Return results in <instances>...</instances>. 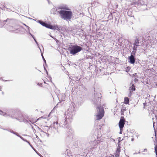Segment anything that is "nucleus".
I'll return each mask as SVG.
<instances>
[{
    "label": "nucleus",
    "mask_w": 157,
    "mask_h": 157,
    "mask_svg": "<svg viewBox=\"0 0 157 157\" xmlns=\"http://www.w3.org/2000/svg\"><path fill=\"white\" fill-rule=\"evenodd\" d=\"M35 136H36V138H37V139H38V138L39 139L38 137V136L37 135H35Z\"/></svg>",
    "instance_id": "nucleus-63"
},
{
    "label": "nucleus",
    "mask_w": 157,
    "mask_h": 157,
    "mask_svg": "<svg viewBox=\"0 0 157 157\" xmlns=\"http://www.w3.org/2000/svg\"><path fill=\"white\" fill-rule=\"evenodd\" d=\"M129 102V99L128 97H125L124 98V103L125 104H128Z\"/></svg>",
    "instance_id": "nucleus-20"
},
{
    "label": "nucleus",
    "mask_w": 157,
    "mask_h": 157,
    "mask_svg": "<svg viewBox=\"0 0 157 157\" xmlns=\"http://www.w3.org/2000/svg\"><path fill=\"white\" fill-rule=\"evenodd\" d=\"M80 47H82L83 48V49H84V50H86L88 47L86 45V44H80Z\"/></svg>",
    "instance_id": "nucleus-21"
},
{
    "label": "nucleus",
    "mask_w": 157,
    "mask_h": 157,
    "mask_svg": "<svg viewBox=\"0 0 157 157\" xmlns=\"http://www.w3.org/2000/svg\"><path fill=\"white\" fill-rule=\"evenodd\" d=\"M143 104L144 105V108H145V106L146 105V102L144 103H143Z\"/></svg>",
    "instance_id": "nucleus-54"
},
{
    "label": "nucleus",
    "mask_w": 157,
    "mask_h": 157,
    "mask_svg": "<svg viewBox=\"0 0 157 157\" xmlns=\"http://www.w3.org/2000/svg\"><path fill=\"white\" fill-rule=\"evenodd\" d=\"M23 140L24 141H25V142H27V143H28V144H29L30 143V142L29 141L27 140L26 139H25L24 138L23 139Z\"/></svg>",
    "instance_id": "nucleus-35"
},
{
    "label": "nucleus",
    "mask_w": 157,
    "mask_h": 157,
    "mask_svg": "<svg viewBox=\"0 0 157 157\" xmlns=\"http://www.w3.org/2000/svg\"><path fill=\"white\" fill-rule=\"evenodd\" d=\"M35 151H34L36 152V153H37V154L38 155H40V153H38V152H37V151L36 150V149H35Z\"/></svg>",
    "instance_id": "nucleus-48"
},
{
    "label": "nucleus",
    "mask_w": 157,
    "mask_h": 157,
    "mask_svg": "<svg viewBox=\"0 0 157 157\" xmlns=\"http://www.w3.org/2000/svg\"><path fill=\"white\" fill-rule=\"evenodd\" d=\"M119 155H120V154L115 153V156L116 157H119Z\"/></svg>",
    "instance_id": "nucleus-44"
},
{
    "label": "nucleus",
    "mask_w": 157,
    "mask_h": 157,
    "mask_svg": "<svg viewBox=\"0 0 157 157\" xmlns=\"http://www.w3.org/2000/svg\"><path fill=\"white\" fill-rule=\"evenodd\" d=\"M133 45L134 46L136 47L137 48L138 47V46H139V44H136L135 43H133Z\"/></svg>",
    "instance_id": "nucleus-33"
},
{
    "label": "nucleus",
    "mask_w": 157,
    "mask_h": 157,
    "mask_svg": "<svg viewBox=\"0 0 157 157\" xmlns=\"http://www.w3.org/2000/svg\"><path fill=\"white\" fill-rule=\"evenodd\" d=\"M117 145L118 146L117 147V148L121 149V144L120 143H118Z\"/></svg>",
    "instance_id": "nucleus-29"
},
{
    "label": "nucleus",
    "mask_w": 157,
    "mask_h": 157,
    "mask_svg": "<svg viewBox=\"0 0 157 157\" xmlns=\"http://www.w3.org/2000/svg\"><path fill=\"white\" fill-rule=\"evenodd\" d=\"M43 66H44V70H45V71H46V70H47L46 69V68H45V66H44V65H43Z\"/></svg>",
    "instance_id": "nucleus-59"
},
{
    "label": "nucleus",
    "mask_w": 157,
    "mask_h": 157,
    "mask_svg": "<svg viewBox=\"0 0 157 157\" xmlns=\"http://www.w3.org/2000/svg\"><path fill=\"white\" fill-rule=\"evenodd\" d=\"M122 109L121 110V111L122 112H124V111H126V109H123V108H122Z\"/></svg>",
    "instance_id": "nucleus-46"
},
{
    "label": "nucleus",
    "mask_w": 157,
    "mask_h": 157,
    "mask_svg": "<svg viewBox=\"0 0 157 157\" xmlns=\"http://www.w3.org/2000/svg\"><path fill=\"white\" fill-rule=\"evenodd\" d=\"M110 157H114V155H111V156Z\"/></svg>",
    "instance_id": "nucleus-64"
},
{
    "label": "nucleus",
    "mask_w": 157,
    "mask_h": 157,
    "mask_svg": "<svg viewBox=\"0 0 157 157\" xmlns=\"http://www.w3.org/2000/svg\"><path fill=\"white\" fill-rule=\"evenodd\" d=\"M16 111L14 110H11L10 112L5 113L0 110V114L6 117H9L12 119H15Z\"/></svg>",
    "instance_id": "nucleus-9"
},
{
    "label": "nucleus",
    "mask_w": 157,
    "mask_h": 157,
    "mask_svg": "<svg viewBox=\"0 0 157 157\" xmlns=\"http://www.w3.org/2000/svg\"><path fill=\"white\" fill-rule=\"evenodd\" d=\"M147 0H139L138 3L141 5H147Z\"/></svg>",
    "instance_id": "nucleus-15"
},
{
    "label": "nucleus",
    "mask_w": 157,
    "mask_h": 157,
    "mask_svg": "<svg viewBox=\"0 0 157 157\" xmlns=\"http://www.w3.org/2000/svg\"><path fill=\"white\" fill-rule=\"evenodd\" d=\"M15 25V21L13 19L7 18L2 21H0V27L4 26L5 28L10 31L14 30L13 27Z\"/></svg>",
    "instance_id": "nucleus-3"
},
{
    "label": "nucleus",
    "mask_w": 157,
    "mask_h": 157,
    "mask_svg": "<svg viewBox=\"0 0 157 157\" xmlns=\"http://www.w3.org/2000/svg\"><path fill=\"white\" fill-rule=\"evenodd\" d=\"M98 114L96 115L97 120H100L104 116V110L103 106H97L96 107Z\"/></svg>",
    "instance_id": "nucleus-7"
},
{
    "label": "nucleus",
    "mask_w": 157,
    "mask_h": 157,
    "mask_svg": "<svg viewBox=\"0 0 157 157\" xmlns=\"http://www.w3.org/2000/svg\"><path fill=\"white\" fill-rule=\"evenodd\" d=\"M94 97L93 98L92 101L93 102L94 104L97 105L100 104L101 99L102 96L100 93H97L96 92L94 88Z\"/></svg>",
    "instance_id": "nucleus-6"
},
{
    "label": "nucleus",
    "mask_w": 157,
    "mask_h": 157,
    "mask_svg": "<svg viewBox=\"0 0 157 157\" xmlns=\"http://www.w3.org/2000/svg\"><path fill=\"white\" fill-rule=\"evenodd\" d=\"M140 60L139 59H137L135 61V63L134 64H135L136 67H140L141 66V64L140 62Z\"/></svg>",
    "instance_id": "nucleus-17"
},
{
    "label": "nucleus",
    "mask_w": 157,
    "mask_h": 157,
    "mask_svg": "<svg viewBox=\"0 0 157 157\" xmlns=\"http://www.w3.org/2000/svg\"><path fill=\"white\" fill-rule=\"evenodd\" d=\"M125 122H128L125 121L124 117L123 116L121 117L118 123L119 128H123Z\"/></svg>",
    "instance_id": "nucleus-11"
},
{
    "label": "nucleus",
    "mask_w": 157,
    "mask_h": 157,
    "mask_svg": "<svg viewBox=\"0 0 157 157\" xmlns=\"http://www.w3.org/2000/svg\"><path fill=\"white\" fill-rule=\"evenodd\" d=\"M29 144L30 146L32 147V148L35 151V149L33 147L32 145L29 143Z\"/></svg>",
    "instance_id": "nucleus-31"
},
{
    "label": "nucleus",
    "mask_w": 157,
    "mask_h": 157,
    "mask_svg": "<svg viewBox=\"0 0 157 157\" xmlns=\"http://www.w3.org/2000/svg\"><path fill=\"white\" fill-rule=\"evenodd\" d=\"M50 36L53 38L56 41L57 43H58L59 42V40H57L56 38L52 36Z\"/></svg>",
    "instance_id": "nucleus-26"
},
{
    "label": "nucleus",
    "mask_w": 157,
    "mask_h": 157,
    "mask_svg": "<svg viewBox=\"0 0 157 157\" xmlns=\"http://www.w3.org/2000/svg\"><path fill=\"white\" fill-rule=\"evenodd\" d=\"M30 36L33 37V39H35V37L32 34Z\"/></svg>",
    "instance_id": "nucleus-52"
},
{
    "label": "nucleus",
    "mask_w": 157,
    "mask_h": 157,
    "mask_svg": "<svg viewBox=\"0 0 157 157\" xmlns=\"http://www.w3.org/2000/svg\"><path fill=\"white\" fill-rule=\"evenodd\" d=\"M136 52V51H133L131 52V54H130V56H133L135 57Z\"/></svg>",
    "instance_id": "nucleus-25"
},
{
    "label": "nucleus",
    "mask_w": 157,
    "mask_h": 157,
    "mask_svg": "<svg viewBox=\"0 0 157 157\" xmlns=\"http://www.w3.org/2000/svg\"><path fill=\"white\" fill-rule=\"evenodd\" d=\"M28 32V33H29V34L30 35H31L32 34L30 33V32Z\"/></svg>",
    "instance_id": "nucleus-62"
},
{
    "label": "nucleus",
    "mask_w": 157,
    "mask_h": 157,
    "mask_svg": "<svg viewBox=\"0 0 157 157\" xmlns=\"http://www.w3.org/2000/svg\"><path fill=\"white\" fill-rule=\"evenodd\" d=\"M15 119L20 122H24L26 124H34L36 121L35 120L28 116L22 114L19 112H16Z\"/></svg>",
    "instance_id": "nucleus-2"
},
{
    "label": "nucleus",
    "mask_w": 157,
    "mask_h": 157,
    "mask_svg": "<svg viewBox=\"0 0 157 157\" xmlns=\"http://www.w3.org/2000/svg\"><path fill=\"white\" fill-rule=\"evenodd\" d=\"M30 36L33 37V39H35V37L32 34Z\"/></svg>",
    "instance_id": "nucleus-51"
},
{
    "label": "nucleus",
    "mask_w": 157,
    "mask_h": 157,
    "mask_svg": "<svg viewBox=\"0 0 157 157\" xmlns=\"http://www.w3.org/2000/svg\"><path fill=\"white\" fill-rule=\"evenodd\" d=\"M53 127L55 129H57L58 128V125L60 127H62L63 128V127L62 126L63 125V124H64V122L63 123H61V125L60 124H59L58 123V122L57 121H56V122H54L53 123Z\"/></svg>",
    "instance_id": "nucleus-14"
},
{
    "label": "nucleus",
    "mask_w": 157,
    "mask_h": 157,
    "mask_svg": "<svg viewBox=\"0 0 157 157\" xmlns=\"http://www.w3.org/2000/svg\"><path fill=\"white\" fill-rule=\"evenodd\" d=\"M140 43V38L139 37L136 36V39L134 40V43L136 44H139Z\"/></svg>",
    "instance_id": "nucleus-19"
},
{
    "label": "nucleus",
    "mask_w": 157,
    "mask_h": 157,
    "mask_svg": "<svg viewBox=\"0 0 157 157\" xmlns=\"http://www.w3.org/2000/svg\"><path fill=\"white\" fill-rule=\"evenodd\" d=\"M34 41H35V43H36V44L38 46L39 44H38V43L36 40V38L34 39Z\"/></svg>",
    "instance_id": "nucleus-38"
},
{
    "label": "nucleus",
    "mask_w": 157,
    "mask_h": 157,
    "mask_svg": "<svg viewBox=\"0 0 157 157\" xmlns=\"http://www.w3.org/2000/svg\"><path fill=\"white\" fill-rule=\"evenodd\" d=\"M155 138H156V137H155ZM155 140H154V142L155 143V154L156 155V156L157 157V142L156 141V139L155 138Z\"/></svg>",
    "instance_id": "nucleus-16"
},
{
    "label": "nucleus",
    "mask_w": 157,
    "mask_h": 157,
    "mask_svg": "<svg viewBox=\"0 0 157 157\" xmlns=\"http://www.w3.org/2000/svg\"><path fill=\"white\" fill-rule=\"evenodd\" d=\"M129 90L132 91H135L136 90L135 86L134 84H132L131 86L130 87Z\"/></svg>",
    "instance_id": "nucleus-18"
},
{
    "label": "nucleus",
    "mask_w": 157,
    "mask_h": 157,
    "mask_svg": "<svg viewBox=\"0 0 157 157\" xmlns=\"http://www.w3.org/2000/svg\"><path fill=\"white\" fill-rule=\"evenodd\" d=\"M120 152H119V151H116V154H120Z\"/></svg>",
    "instance_id": "nucleus-55"
},
{
    "label": "nucleus",
    "mask_w": 157,
    "mask_h": 157,
    "mask_svg": "<svg viewBox=\"0 0 157 157\" xmlns=\"http://www.w3.org/2000/svg\"><path fill=\"white\" fill-rule=\"evenodd\" d=\"M133 76L134 77H137L136 76L137 74L136 73H135L133 75Z\"/></svg>",
    "instance_id": "nucleus-43"
},
{
    "label": "nucleus",
    "mask_w": 157,
    "mask_h": 157,
    "mask_svg": "<svg viewBox=\"0 0 157 157\" xmlns=\"http://www.w3.org/2000/svg\"><path fill=\"white\" fill-rule=\"evenodd\" d=\"M121 137H119L118 138V143H120V142L123 140V139L121 140Z\"/></svg>",
    "instance_id": "nucleus-32"
},
{
    "label": "nucleus",
    "mask_w": 157,
    "mask_h": 157,
    "mask_svg": "<svg viewBox=\"0 0 157 157\" xmlns=\"http://www.w3.org/2000/svg\"><path fill=\"white\" fill-rule=\"evenodd\" d=\"M23 24L25 26L28 28V29H30V27H29L27 25L25 24L24 23Z\"/></svg>",
    "instance_id": "nucleus-40"
},
{
    "label": "nucleus",
    "mask_w": 157,
    "mask_h": 157,
    "mask_svg": "<svg viewBox=\"0 0 157 157\" xmlns=\"http://www.w3.org/2000/svg\"><path fill=\"white\" fill-rule=\"evenodd\" d=\"M70 54L75 56L77 53L83 50V48L77 44L72 45L69 46L68 48Z\"/></svg>",
    "instance_id": "nucleus-5"
},
{
    "label": "nucleus",
    "mask_w": 157,
    "mask_h": 157,
    "mask_svg": "<svg viewBox=\"0 0 157 157\" xmlns=\"http://www.w3.org/2000/svg\"><path fill=\"white\" fill-rule=\"evenodd\" d=\"M43 66H44V70H45V71H46V70H47L46 69V68H45V66H44V65H43Z\"/></svg>",
    "instance_id": "nucleus-60"
},
{
    "label": "nucleus",
    "mask_w": 157,
    "mask_h": 157,
    "mask_svg": "<svg viewBox=\"0 0 157 157\" xmlns=\"http://www.w3.org/2000/svg\"><path fill=\"white\" fill-rule=\"evenodd\" d=\"M16 111L14 110H11L10 112L5 113L0 110V114L6 117H9L12 119H15Z\"/></svg>",
    "instance_id": "nucleus-8"
},
{
    "label": "nucleus",
    "mask_w": 157,
    "mask_h": 157,
    "mask_svg": "<svg viewBox=\"0 0 157 157\" xmlns=\"http://www.w3.org/2000/svg\"><path fill=\"white\" fill-rule=\"evenodd\" d=\"M130 70V67H127L126 71L128 72Z\"/></svg>",
    "instance_id": "nucleus-39"
},
{
    "label": "nucleus",
    "mask_w": 157,
    "mask_h": 157,
    "mask_svg": "<svg viewBox=\"0 0 157 157\" xmlns=\"http://www.w3.org/2000/svg\"><path fill=\"white\" fill-rule=\"evenodd\" d=\"M44 64L45 65H46V66H47V63H46V61L45 62H44Z\"/></svg>",
    "instance_id": "nucleus-61"
},
{
    "label": "nucleus",
    "mask_w": 157,
    "mask_h": 157,
    "mask_svg": "<svg viewBox=\"0 0 157 157\" xmlns=\"http://www.w3.org/2000/svg\"><path fill=\"white\" fill-rule=\"evenodd\" d=\"M17 136L19 137L21 140H23L24 138H23L22 136L20 135L18 133H17V135H16Z\"/></svg>",
    "instance_id": "nucleus-28"
},
{
    "label": "nucleus",
    "mask_w": 157,
    "mask_h": 157,
    "mask_svg": "<svg viewBox=\"0 0 157 157\" xmlns=\"http://www.w3.org/2000/svg\"><path fill=\"white\" fill-rule=\"evenodd\" d=\"M147 151V149H146V148H145V149H144L143 151H144H144Z\"/></svg>",
    "instance_id": "nucleus-56"
},
{
    "label": "nucleus",
    "mask_w": 157,
    "mask_h": 157,
    "mask_svg": "<svg viewBox=\"0 0 157 157\" xmlns=\"http://www.w3.org/2000/svg\"><path fill=\"white\" fill-rule=\"evenodd\" d=\"M44 25L45 26H44V27L51 29L58 30L59 29V28L58 27L55 25H52L50 24H48L46 22H45V25Z\"/></svg>",
    "instance_id": "nucleus-12"
},
{
    "label": "nucleus",
    "mask_w": 157,
    "mask_h": 157,
    "mask_svg": "<svg viewBox=\"0 0 157 157\" xmlns=\"http://www.w3.org/2000/svg\"><path fill=\"white\" fill-rule=\"evenodd\" d=\"M155 86L157 87V82H155Z\"/></svg>",
    "instance_id": "nucleus-57"
},
{
    "label": "nucleus",
    "mask_w": 157,
    "mask_h": 157,
    "mask_svg": "<svg viewBox=\"0 0 157 157\" xmlns=\"http://www.w3.org/2000/svg\"><path fill=\"white\" fill-rule=\"evenodd\" d=\"M80 78H76L75 79V80L76 81H79L80 79Z\"/></svg>",
    "instance_id": "nucleus-41"
},
{
    "label": "nucleus",
    "mask_w": 157,
    "mask_h": 157,
    "mask_svg": "<svg viewBox=\"0 0 157 157\" xmlns=\"http://www.w3.org/2000/svg\"><path fill=\"white\" fill-rule=\"evenodd\" d=\"M120 128V130L119 133L120 134H121L122 133V132L123 128Z\"/></svg>",
    "instance_id": "nucleus-27"
},
{
    "label": "nucleus",
    "mask_w": 157,
    "mask_h": 157,
    "mask_svg": "<svg viewBox=\"0 0 157 157\" xmlns=\"http://www.w3.org/2000/svg\"><path fill=\"white\" fill-rule=\"evenodd\" d=\"M58 13L59 14L61 18L66 20L71 19L73 15L72 12L69 10H61Z\"/></svg>",
    "instance_id": "nucleus-4"
},
{
    "label": "nucleus",
    "mask_w": 157,
    "mask_h": 157,
    "mask_svg": "<svg viewBox=\"0 0 157 157\" xmlns=\"http://www.w3.org/2000/svg\"><path fill=\"white\" fill-rule=\"evenodd\" d=\"M116 151L120 152L121 151V149L117 148L116 149Z\"/></svg>",
    "instance_id": "nucleus-47"
},
{
    "label": "nucleus",
    "mask_w": 157,
    "mask_h": 157,
    "mask_svg": "<svg viewBox=\"0 0 157 157\" xmlns=\"http://www.w3.org/2000/svg\"><path fill=\"white\" fill-rule=\"evenodd\" d=\"M128 62L129 63L134 64L135 63L136 58L133 56H129L128 58Z\"/></svg>",
    "instance_id": "nucleus-13"
},
{
    "label": "nucleus",
    "mask_w": 157,
    "mask_h": 157,
    "mask_svg": "<svg viewBox=\"0 0 157 157\" xmlns=\"http://www.w3.org/2000/svg\"><path fill=\"white\" fill-rule=\"evenodd\" d=\"M42 83H40V82H38V83L37 84V85L41 87H42Z\"/></svg>",
    "instance_id": "nucleus-36"
},
{
    "label": "nucleus",
    "mask_w": 157,
    "mask_h": 157,
    "mask_svg": "<svg viewBox=\"0 0 157 157\" xmlns=\"http://www.w3.org/2000/svg\"><path fill=\"white\" fill-rule=\"evenodd\" d=\"M30 36L33 37V39H35V37L32 34Z\"/></svg>",
    "instance_id": "nucleus-50"
},
{
    "label": "nucleus",
    "mask_w": 157,
    "mask_h": 157,
    "mask_svg": "<svg viewBox=\"0 0 157 157\" xmlns=\"http://www.w3.org/2000/svg\"><path fill=\"white\" fill-rule=\"evenodd\" d=\"M42 59H43L44 62H45L46 61L45 60V59H44V58L43 55H42Z\"/></svg>",
    "instance_id": "nucleus-45"
},
{
    "label": "nucleus",
    "mask_w": 157,
    "mask_h": 157,
    "mask_svg": "<svg viewBox=\"0 0 157 157\" xmlns=\"http://www.w3.org/2000/svg\"><path fill=\"white\" fill-rule=\"evenodd\" d=\"M37 21L43 26H45L44 25H45V23L46 22H45L41 20H38Z\"/></svg>",
    "instance_id": "nucleus-22"
},
{
    "label": "nucleus",
    "mask_w": 157,
    "mask_h": 157,
    "mask_svg": "<svg viewBox=\"0 0 157 157\" xmlns=\"http://www.w3.org/2000/svg\"><path fill=\"white\" fill-rule=\"evenodd\" d=\"M132 92L133 91H130L129 93V94H128L129 97H130L131 96V95L132 93Z\"/></svg>",
    "instance_id": "nucleus-34"
},
{
    "label": "nucleus",
    "mask_w": 157,
    "mask_h": 157,
    "mask_svg": "<svg viewBox=\"0 0 157 157\" xmlns=\"http://www.w3.org/2000/svg\"><path fill=\"white\" fill-rule=\"evenodd\" d=\"M132 50L133 51H137V48H136V47L134 46H133L132 48Z\"/></svg>",
    "instance_id": "nucleus-30"
},
{
    "label": "nucleus",
    "mask_w": 157,
    "mask_h": 157,
    "mask_svg": "<svg viewBox=\"0 0 157 157\" xmlns=\"http://www.w3.org/2000/svg\"><path fill=\"white\" fill-rule=\"evenodd\" d=\"M109 17H110V19H113L112 14V13L110 14Z\"/></svg>",
    "instance_id": "nucleus-37"
},
{
    "label": "nucleus",
    "mask_w": 157,
    "mask_h": 157,
    "mask_svg": "<svg viewBox=\"0 0 157 157\" xmlns=\"http://www.w3.org/2000/svg\"><path fill=\"white\" fill-rule=\"evenodd\" d=\"M127 14L130 17H133V14H132V13L131 11L130 10H129L127 12Z\"/></svg>",
    "instance_id": "nucleus-24"
},
{
    "label": "nucleus",
    "mask_w": 157,
    "mask_h": 157,
    "mask_svg": "<svg viewBox=\"0 0 157 157\" xmlns=\"http://www.w3.org/2000/svg\"><path fill=\"white\" fill-rule=\"evenodd\" d=\"M67 111V114L64 119V124H63L62 126L63 127L65 128H67V132L69 133V134H70L71 132L70 131L71 130L70 128L68 126V121L72 119L73 116L75 114L76 111L75 107L73 106L70 107L68 109Z\"/></svg>",
    "instance_id": "nucleus-1"
},
{
    "label": "nucleus",
    "mask_w": 157,
    "mask_h": 157,
    "mask_svg": "<svg viewBox=\"0 0 157 157\" xmlns=\"http://www.w3.org/2000/svg\"><path fill=\"white\" fill-rule=\"evenodd\" d=\"M134 81L135 82H137L138 81V79L137 78H135L134 79Z\"/></svg>",
    "instance_id": "nucleus-42"
},
{
    "label": "nucleus",
    "mask_w": 157,
    "mask_h": 157,
    "mask_svg": "<svg viewBox=\"0 0 157 157\" xmlns=\"http://www.w3.org/2000/svg\"><path fill=\"white\" fill-rule=\"evenodd\" d=\"M3 129L4 130H8V131L10 132L11 133H12L15 135H17L18 133L17 132H14L12 130H8L6 129Z\"/></svg>",
    "instance_id": "nucleus-23"
},
{
    "label": "nucleus",
    "mask_w": 157,
    "mask_h": 157,
    "mask_svg": "<svg viewBox=\"0 0 157 157\" xmlns=\"http://www.w3.org/2000/svg\"><path fill=\"white\" fill-rule=\"evenodd\" d=\"M48 78H49V80H50V81L52 82V78L50 76H49Z\"/></svg>",
    "instance_id": "nucleus-53"
},
{
    "label": "nucleus",
    "mask_w": 157,
    "mask_h": 157,
    "mask_svg": "<svg viewBox=\"0 0 157 157\" xmlns=\"http://www.w3.org/2000/svg\"><path fill=\"white\" fill-rule=\"evenodd\" d=\"M154 4H157V0H155V2L154 3Z\"/></svg>",
    "instance_id": "nucleus-58"
},
{
    "label": "nucleus",
    "mask_w": 157,
    "mask_h": 157,
    "mask_svg": "<svg viewBox=\"0 0 157 157\" xmlns=\"http://www.w3.org/2000/svg\"><path fill=\"white\" fill-rule=\"evenodd\" d=\"M58 9H65V10H68L67 8H65L63 6H59L57 7L56 9L55 8H52L51 10V13L52 14H58L59 13H58V11H57Z\"/></svg>",
    "instance_id": "nucleus-10"
},
{
    "label": "nucleus",
    "mask_w": 157,
    "mask_h": 157,
    "mask_svg": "<svg viewBox=\"0 0 157 157\" xmlns=\"http://www.w3.org/2000/svg\"><path fill=\"white\" fill-rule=\"evenodd\" d=\"M30 36L33 37V39H35V37L32 34Z\"/></svg>",
    "instance_id": "nucleus-49"
}]
</instances>
